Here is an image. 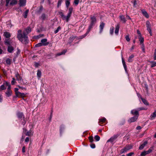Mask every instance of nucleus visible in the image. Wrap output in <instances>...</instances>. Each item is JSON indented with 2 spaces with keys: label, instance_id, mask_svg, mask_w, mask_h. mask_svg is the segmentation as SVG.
<instances>
[{
  "label": "nucleus",
  "instance_id": "60",
  "mask_svg": "<svg viewBox=\"0 0 156 156\" xmlns=\"http://www.w3.org/2000/svg\"><path fill=\"white\" fill-rule=\"evenodd\" d=\"M137 34H138V36L142 35L140 31V30H137Z\"/></svg>",
  "mask_w": 156,
  "mask_h": 156
},
{
  "label": "nucleus",
  "instance_id": "61",
  "mask_svg": "<svg viewBox=\"0 0 156 156\" xmlns=\"http://www.w3.org/2000/svg\"><path fill=\"white\" fill-rule=\"evenodd\" d=\"M29 141V138L28 137H27L25 140V141L26 143H28Z\"/></svg>",
  "mask_w": 156,
  "mask_h": 156
},
{
  "label": "nucleus",
  "instance_id": "26",
  "mask_svg": "<svg viewBox=\"0 0 156 156\" xmlns=\"http://www.w3.org/2000/svg\"><path fill=\"white\" fill-rule=\"evenodd\" d=\"M76 38V37L74 36H71V37L68 42V43H69V44H70L74 40V39H75Z\"/></svg>",
  "mask_w": 156,
  "mask_h": 156
},
{
  "label": "nucleus",
  "instance_id": "51",
  "mask_svg": "<svg viewBox=\"0 0 156 156\" xmlns=\"http://www.w3.org/2000/svg\"><path fill=\"white\" fill-rule=\"evenodd\" d=\"M79 0H75L74 1V3L75 5H77L79 3Z\"/></svg>",
  "mask_w": 156,
  "mask_h": 156
},
{
  "label": "nucleus",
  "instance_id": "40",
  "mask_svg": "<svg viewBox=\"0 0 156 156\" xmlns=\"http://www.w3.org/2000/svg\"><path fill=\"white\" fill-rule=\"evenodd\" d=\"M11 60L8 58L6 60V64L8 65H10L11 63Z\"/></svg>",
  "mask_w": 156,
  "mask_h": 156
},
{
  "label": "nucleus",
  "instance_id": "12",
  "mask_svg": "<svg viewBox=\"0 0 156 156\" xmlns=\"http://www.w3.org/2000/svg\"><path fill=\"white\" fill-rule=\"evenodd\" d=\"M16 95L17 97L19 98L23 97L25 96L24 94L21 93L18 91H16Z\"/></svg>",
  "mask_w": 156,
  "mask_h": 156
},
{
  "label": "nucleus",
  "instance_id": "22",
  "mask_svg": "<svg viewBox=\"0 0 156 156\" xmlns=\"http://www.w3.org/2000/svg\"><path fill=\"white\" fill-rule=\"evenodd\" d=\"M119 24H118L116 26L115 30V33L116 34L118 35L119 30Z\"/></svg>",
  "mask_w": 156,
  "mask_h": 156
},
{
  "label": "nucleus",
  "instance_id": "41",
  "mask_svg": "<svg viewBox=\"0 0 156 156\" xmlns=\"http://www.w3.org/2000/svg\"><path fill=\"white\" fill-rule=\"evenodd\" d=\"M131 2L133 4V6L134 7H136L137 4L136 0H133L131 1Z\"/></svg>",
  "mask_w": 156,
  "mask_h": 156
},
{
  "label": "nucleus",
  "instance_id": "39",
  "mask_svg": "<svg viewBox=\"0 0 156 156\" xmlns=\"http://www.w3.org/2000/svg\"><path fill=\"white\" fill-rule=\"evenodd\" d=\"M70 2L69 0H66V5L67 8H68L70 5Z\"/></svg>",
  "mask_w": 156,
  "mask_h": 156
},
{
  "label": "nucleus",
  "instance_id": "42",
  "mask_svg": "<svg viewBox=\"0 0 156 156\" xmlns=\"http://www.w3.org/2000/svg\"><path fill=\"white\" fill-rule=\"evenodd\" d=\"M94 138L96 141H98L100 139V137L98 135H96Z\"/></svg>",
  "mask_w": 156,
  "mask_h": 156
},
{
  "label": "nucleus",
  "instance_id": "10",
  "mask_svg": "<svg viewBox=\"0 0 156 156\" xmlns=\"http://www.w3.org/2000/svg\"><path fill=\"white\" fill-rule=\"evenodd\" d=\"M47 39H43L41 40V42L43 46H47L48 45L49 43L48 42H47Z\"/></svg>",
  "mask_w": 156,
  "mask_h": 156
},
{
  "label": "nucleus",
  "instance_id": "29",
  "mask_svg": "<svg viewBox=\"0 0 156 156\" xmlns=\"http://www.w3.org/2000/svg\"><path fill=\"white\" fill-rule=\"evenodd\" d=\"M131 113L133 115H138V116H139V113L138 112L135 110H133L131 111Z\"/></svg>",
  "mask_w": 156,
  "mask_h": 156
},
{
  "label": "nucleus",
  "instance_id": "46",
  "mask_svg": "<svg viewBox=\"0 0 156 156\" xmlns=\"http://www.w3.org/2000/svg\"><path fill=\"white\" fill-rule=\"evenodd\" d=\"M62 2V0H59L58 2L57 6L58 7L61 5Z\"/></svg>",
  "mask_w": 156,
  "mask_h": 156
},
{
  "label": "nucleus",
  "instance_id": "35",
  "mask_svg": "<svg viewBox=\"0 0 156 156\" xmlns=\"http://www.w3.org/2000/svg\"><path fill=\"white\" fill-rule=\"evenodd\" d=\"M141 99L142 101V102L145 104L147 105H148V103L147 102V101L144 99L142 97H141Z\"/></svg>",
  "mask_w": 156,
  "mask_h": 156
},
{
  "label": "nucleus",
  "instance_id": "53",
  "mask_svg": "<svg viewBox=\"0 0 156 156\" xmlns=\"http://www.w3.org/2000/svg\"><path fill=\"white\" fill-rule=\"evenodd\" d=\"M43 9V6L41 5L39 9V12H41L42 11V10Z\"/></svg>",
  "mask_w": 156,
  "mask_h": 156
},
{
  "label": "nucleus",
  "instance_id": "8",
  "mask_svg": "<svg viewBox=\"0 0 156 156\" xmlns=\"http://www.w3.org/2000/svg\"><path fill=\"white\" fill-rule=\"evenodd\" d=\"M132 148V146L131 145L126 146L121 151L122 153H124L130 150Z\"/></svg>",
  "mask_w": 156,
  "mask_h": 156
},
{
  "label": "nucleus",
  "instance_id": "47",
  "mask_svg": "<svg viewBox=\"0 0 156 156\" xmlns=\"http://www.w3.org/2000/svg\"><path fill=\"white\" fill-rule=\"evenodd\" d=\"M148 154L147 153L146 151H144V152H142V153L141 154V156H145L146 154Z\"/></svg>",
  "mask_w": 156,
  "mask_h": 156
},
{
  "label": "nucleus",
  "instance_id": "20",
  "mask_svg": "<svg viewBox=\"0 0 156 156\" xmlns=\"http://www.w3.org/2000/svg\"><path fill=\"white\" fill-rule=\"evenodd\" d=\"M122 63L124 68V69L125 70V71L126 72H127V66L126 64V63L125 62V61H124L123 57H122Z\"/></svg>",
  "mask_w": 156,
  "mask_h": 156
},
{
  "label": "nucleus",
  "instance_id": "3",
  "mask_svg": "<svg viewBox=\"0 0 156 156\" xmlns=\"http://www.w3.org/2000/svg\"><path fill=\"white\" fill-rule=\"evenodd\" d=\"M6 6H7L10 2V4L11 5H13L16 4L17 3V1L16 0H6Z\"/></svg>",
  "mask_w": 156,
  "mask_h": 156
},
{
  "label": "nucleus",
  "instance_id": "50",
  "mask_svg": "<svg viewBox=\"0 0 156 156\" xmlns=\"http://www.w3.org/2000/svg\"><path fill=\"white\" fill-rule=\"evenodd\" d=\"M154 60H156V49L154 50Z\"/></svg>",
  "mask_w": 156,
  "mask_h": 156
},
{
  "label": "nucleus",
  "instance_id": "54",
  "mask_svg": "<svg viewBox=\"0 0 156 156\" xmlns=\"http://www.w3.org/2000/svg\"><path fill=\"white\" fill-rule=\"evenodd\" d=\"M133 152H130L126 154L127 156H131L132 155L134 154Z\"/></svg>",
  "mask_w": 156,
  "mask_h": 156
},
{
  "label": "nucleus",
  "instance_id": "30",
  "mask_svg": "<svg viewBox=\"0 0 156 156\" xmlns=\"http://www.w3.org/2000/svg\"><path fill=\"white\" fill-rule=\"evenodd\" d=\"M94 25L90 23V25L88 27V29L86 33L87 34L89 33V32L90 31L91 29L92 28L93 26Z\"/></svg>",
  "mask_w": 156,
  "mask_h": 156
},
{
  "label": "nucleus",
  "instance_id": "18",
  "mask_svg": "<svg viewBox=\"0 0 156 156\" xmlns=\"http://www.w3.org/2000/svg\"><path fill=\"white\" fill-rule=\"evenodd\" d=\"M19 3L20 6H24L26 4V0H20Z\"/></svg>",
  "mask_w": 156,
  "mask_h": 156
},
{
  "label": "nucleus",
  "instance_id": "7",
  "mask_svg": "<svg viewBox=\"0 0 156 156\" xmlns=\"http://www.w3.org/2000/svg\"><path fill=\"white\" fill-rule=\"evenodd\" d=\"M10 85L9 83L7 82H5L4 83L3 85H1L0 87V89L1 90H4L6 89L5 87H9Z\"/></svg>",
  "mask_w": 156,
  "mask_h": 156
},
{
  "label": "nucleus",
  "instance_id": "24",
  "mask_svg": "<svg viewBox=\"0 0 156 156\" xmlns=\"http://www.w3.org/2000/svg\"><path fill=\"white\" fill-rule=\"evenodd\" d=\"M138 38L140 41V44H144V38L141 36H138Z\"/></svg>",
  "mask_w": 156,
  "mask_h": 156
},
{
  "label": "nucleus",
  "instance_id": "28",
  "mask_svg": "<svg viewBox=\"0 0 156 156\" xmlns=\"http://www.w3.org/2000/svg\"><path fill=\"white\" fill-rule=\"evenodd\" d=\"M106 120V119L105 118H103L101 119L100 120L99 122L100 124L99 125L101 126L102 124L104 122H105Z\"/></svg>",
  "mask_w": 156,
  "mask_h": 156
},
{
  "label": "nucleus",
  "instance_id": "31",
  "mask_svg": "<svg viewBox=\"0 0 156 156\" xmlns=\"http://www.w3.org/2000/svg\"><path fill=\"white\" fill-rule=\"evenodd\" d=\"M146 24L147 29L151 28V25L149 21H146Z\"/></svg>",
  "mask_w": 156,
  "mask_h": 156
},
{
  "label": "nucleus",
  "instance_id": "52",
  "mask_svg": "<svg viewBox=\"0 0 156 156\" xmlns=\"http://www.w3.org/2000/svg\"><path fill=\"white\" fill-rule=\"evenodd\" d=\"M127 41H130V38L129 37V36L127 35L125 37Z\"/></svg>",
  "mask_w": 156,
  "mask_h": 156
},
{
  "label": "nucleus",
  "instance_id": "34",
  "mask_svg": "<svg viewBox=\"0 0 156 156\" xmlns=\"http://www.w3.org/2000/svg\"><path fill=\"white\" fill-rule=\"evenodd\" d=\"M29 12V10H26L25 12H24L23 16L24 18H27L28 13Z\"/></svg>",
  "mask_w": 156,
  "mask_h": 156
},
{
  "label": "nucleus",
  "instance_id": "13",
  "mask_svg": "<svg viewBox=\"0 0 156 156\" xmlns=\"http://www.w3.org/2000/svg\"><path fill=\"white\" fill-rule=\"evenodd\" d=\"M27 130L25 129L23 130V132L25 133L26 136H31L33 134V133L32 132V131L30 130L29 131L26 132Z\"/></svg>",
  "mask_w": 156,
  "mask_h": 156
},
{
  "label": "nucleus",
  "instance_id": "19",
  "mask_svg": "<svg viewBox=\"0 0 156 156\" xmlns=\"http://www.w3.org/2000/svg\"><path fill=\"white\" fill-rule=\"evenodd\" d=\"M16 80L19 81H21L22 78L20 75L18 73H17L16 74Z\"/></svg>",
  "mask_w": 156,
  "mask_h": 156
},
{
  "label": "nucleus",
  "instance_id": "33",
  "mask_svg": "<svg viewBox=\"0 0 156 156\" xmlns=\"http://www.w3.org/2000/svg\"><path fill=\"white\" fill-rule=\"evenodd\" d=\"M66 51L64 50L63 51H62V52H61L60 53H59L57 54L56 55V56H60L62 55L65 54V53L66 52Z\"/></svg>",
  "mask_w": 156,
  "mask_h": 156
},
{
  "label": "nucleus",
  "instance_id": "2",
  "mask_svg": "<svg viewBox=\"0 0 156 156\" xmlns=\"http://www.w3.org/2000/svg\"><path fill=\"white\" fill-rule=\"evenodd\" d=\"M73 11V8L72 7H70L69 9V12L66 16H65L64 13L62 12H58V13L63 20H66L67 22H68L71 16Z\"/></svg>",
  "mask_w": 156,
  "mask_h": 156
},
{
  "label": "nucleus",
  "instance_id": "48",
  "mask_svg": "<svg viewBox=\"0 0 156 156\" xmlns=\"http://www.w3.org/2000/svg\"><path fill=\"white\" fill-rule=\"evenodd\" d=\"M43 46L41 43H39L35 45L36 47H39Z\"/></svg>",
  "mask_w": 156,
  "mask_h": 156
},
{
  "label": "nucleus",
  "instance_id": "27",
  "mask_svg": "<svg viewBox=\"0 0 156 156\" xmlns=\"http://www.w3.org/2000/svg\"><path fill=\"white\" fill-rule=\"evenodd\" d=\"M134 57V55H132L130 56L128 59V62H131L133 61V59Z\"/></svg>",
  "mask_w": 156,
  "mask_h": 156
},
{
  "label": "nucleus",
  "instance_id": "55",
  "mask_svg": "<svg viewBox=\"0 0 156 156\" xmlns=\"http://www.w3.org/2000/svg\"><path fill=\"white\" fill-rule=\"evenodd\" d=\"M15 78H12V80L11 81V84L12 85H14L15 84Z\"/></svg>",
  "mask_w": 156,
  "mask_h": 156
},
{
  "label": "nucleus",
  "instance_id": "49",
  "mask_svg": "<svg viewBox=\"0 0 156 156\" xmlns=\"http://www.w3.org/2000/svg\"><path fill=\"white\" fill-rule=\"evenodd\" d=\"M41 18L43 20H44L46 18V15L45 14H43L41 16Z\"/></svg>",
  "mask_w": 156,
  "mask_h": 156
},
{
  "label": "nucleus",
  "instance_id": "58",
  "mask_svg": "<svg viewBox=\"0 0 156 156\" xmlns=\"http://www.w3.org/2000/svg\"><path fill=\"white\" fill-rule=\"evenodd\" d=\"M90 146L92 148H94L95 147V144H90Z\"/></svg>",
  "mask_w": 156,
  "mask_h": 156
},
{
  "label": "nucleus",
  "instance_id": "62",
  "mask_svg": "<svg viewBox=\"0 0 156 156\" xmlns=\"http://www.w3.org/2000/svg\"><path fill=\"white\" fill-rule=\"evenodd\" d=\"M25 147L24 146L23 147L22 149V151L23 153H24L25 152Z\"/></svg>",
  "mask_w": 156,
  "mask_h": 156
},
{
  "label": "nucleus",
  "instance_id": "11",
  "mask_svg": "<svg viewBox=\"0 0 156 156\" xmlns=\"http://www.w3.org/2000/svg\"><path fill=\"white\" fill-rule=\"evenodd\" d=\"M90 20L91 23H90L94 25L96 22V19L95 16H90Z\"/></svg>",
  "mask_w": 156,
  "mask_h": 156
},
{
  "label": "nucleus",
  "instance_id": "57",
  "mask_svg": "<svg viewBox=\"0 0 156 156\" xmlns=\"http://www.w3.org/2000/svg\"><path fill=\"white\" fill-rule=\"evenodd\" d=\"M147 30L148 31V32H149V33L150 34V35L151 36H152V33L151 28L148 29H147Z\"/></svg>",
  "mask_w": 156,
  "mask_h": 156
},
{
  "label": "nucleus",
  "instance_id": "14",
  "mask_svg": "<svg viewBox=\"0 0 156 156\" xmlns=\"http://www.w3.org/2000/svg\"><path fill=\"white\" fill-rule=\"evenodd\" d=\"M119 17L120 18L121 21L122 23H125L126 22V20L124 16L122 15H121L119 16Z\"/></svg>",
  "mask_w": 156,
  "mask_h": 156
},
{
  "label": "nucleus",
  "instance_id": "43",
  "mask_svg": "<svg viewBox=\"0 0 156 156\" xmlns=\"http://www.w3.org/2000/svg\"><path fill=\"white\" fill-rule=\"evenodd\" d=\"M61 29V27H60L59 26L57 28V29L55 31H54L55 34H56L58 32L59 30H60Z\"/></svg>",
  "mask_w": 156,
  "mask_h": 156
},
{
  "label": "nucleus",
  "instance_id": "17",
  "mask_svg": "<svg viewBox=\"0 0 156 156\" xmlns=\"http://www.w3.org/2000/svg\"><path fill=\"white\" fill-rule=\"evenodd\" d=\"M14 50V48L13 47L10 45L8 46L7 48V51L9 53H12Z\"/></svg>",
  "mask_w": 156,
  "mask_h": 156
},
{
  "label": "nucleus",
  "instance_id": "5",
  "mask_svg": "<svg viewBox=\"0 0 156 156\" xmlns=\"http://www.w3.org/2000/svg\"><path fill=\"white\" fill-rule=\"evenodd\" d=\"M12 93V91L11 90V86L10 85L8 87L7 90L5 93V94L7 97H9L11 95Z\"/></svg>",
  "mask_w": 156,
  "mask_h": 156
},
{
  "label": "nucleus",
  "instance_id": "38",
  "mask_svg": "<svg viewBox=\"0 0 156 156\" xmlns=\"http://www.w3.org/2000/svg\"><path fill=\"white\" fill-rule=\"evenodd\" d=\"M151 63V67L152 68L156 66V62L154 61H151L150 62Z\"/></svg>",
  "mask_w": 156,
  "mask_h": 156
},
{
  "label": "nucleus",
  "instance_id": "25",
  "mask_svg": "<svg viewBox=\"0 0 156 156\" xmlns=\"http://www.w3.org/2000/svg\"><path fill=\"white\" fill-rule=\"evenodd\" d=\"M5 43L6 45H10L11 44V41L9 39H5Z\"/></svg>",
  "mask_w": 156,
  "mask_h": 156
},
{
  "label": "nucleus",
  "instance_id": "32",
  "mask_svg": "<svg viewBox=\"0 0 156 156\" xmlns=\"http://www.w3.org/2000/svg\"><path fill=\"white\" fill-rule=\"evenodd\" d=\"M41 71L38 70L37 71V76L38 78L39 79L41 77Z\"/></svg>",
  "mask_w": 156,
  "mask_h": 156
},
{
  "label": "nucleus",
  "instance_id": "15",
  "mask_svg": "<svg viewBox=\"0 0 156 156\" xmlns=\"http://www.w3.org/2000/svg\"><path fill=\"white\" fill-rule=\"evenodd\" d=\"M105 23L103 22H101L100 23V33H101L103 31L104 27L105 26Z\"/></svg>",
  "mask_w": 156,
  "mask_h": 156
},
{
  "label": "nucleus",
  "instance_id": "56",
  "mask_svg": "<svg viewBox=\"0 0 156 156\" xmlns=\"http://www.w3.org/2000/svg\"><path fill=\"white\" fill-rule=\"evenodd\" d=\"M34 66L36 67H38L40 66V64L37 62L34 63Z\"/></svg>",
  "mask_w": 156,
  "mask_h": 156
},
{
  "label": "nucleus",
  "instance_id": "36",
  "mask_svg": "<svg viewBox=\"0 0 156 156\" xmlns=\"http://www.w3.org/2000/svg\"><path fill=\"white\" fill-rule=\"evenodd\" d=\"M114 27H111L110 28V33L112 35H113L114 32Z\"/></svg>",
  "mask_w": 156,
  "mask_h": 156
},
{
  "label": "nucleus",
  "instance_id": "59",
  "mask_svg": "<svg viewBox=\"0 0 156 156\" xmlns=\"http://www.w3.org/2000/svg\"><path fill=\"white\" fill-rule=\"evenodd\" d=\"M152 151V150L151 149H149L147 151H146V152L147 154H148L149 153H151Z\"/></svg>",
  "mask_w": 156,
  "mask_h": 156
},
{
  "label": "nucleus",
  "instance_id": "1",
  "mask_svg": "<svg viewBox=\"0 0 156 156\" xmlns=\"http://www.w3.org/2000/svg\"><path fill=\"white\" fill-rule=\"evenodd\" d=\"M31 31V29L29 27H28L25 30L23 34L21 30H18L17 37L19 40L23 43L27 44L28 41L27 35Z\"/></svg>",
  "mask_w": 156,
  "mask_h": 156
},
{
  "label": "nucleus",
  "instance_id": "21",
  "mask_svg": "<svg viewBox=\"0 0 156 156\" xmlns=\"http://www.w3.org/2000/svg\"><path fill=\"white\" fill-rule=\"evenodd\" d=\"M3 35L7 38H9L11 37V35L10 33L7 32H4V33Z\"/></svg>",
  "mask_w": 156,
  "mask_h": 156
},
{
  "label": "nucleus",
  "instance_id": "37",
  "mask_svg": "<svg viewBox=\"0 0 156 156\" xmlns=\"http://www.w3.org/2000/svg\"><path fill=\"white\" fill-rule=\"evenodd\" d=\"M156 116V110L151 115V119H154Z\"/></svg>",
  "mask_w": 156,
  "mask_h": 156
},
{
  "label": "nucleus",
  "instance_id": "23",
  "mask_svg": "<svg viewBox=\"0 0 156 156\" xmlns=\"http://www.w3.org/2000/svg\"><path fill=\"white\" fill-rule=\"evenodd\" d=\"M142 13L143 15L144 16L147 18H148L149 17V15L147 12L145 10H142Z\"/></svg>",
  "mask_w": 156,
  "mask_h": 156
},
{
  "label": "nucleus",
  "instance_id": "6",
  "mask_svg": "<svg viewBox=\"0 0 156 156\" xmlns=\"http://www.w3.org/2000/svg\"><path fill=\"white\" fill-rule=\"evenodd\" d=\"M118 136L119 135L118 134L114 135L107 141V142H111L112 143L118 137Z\"/></svg>",
  "mask_w": 156,
  "mask_h": 156
},
{
  "label": "nucleus",
  "instance_id": "4",
  "mask_svg": "<svg viewBox=\"0 0 156 156\" xmlns=\"http://www.w3.org/2000/svg\"><path fill=\"white\" fill-rule=\"evenodd\" d=\"M18 117L20 119H21L23 117V121L22 122L23 125H24L26 123V120L25 118L23 116V113L22 112H18L17 114Z\"/></svg>",
  "mask_w": 156,
  "mask_h": 156
},
{
  "label": "nucleus",
  "instance_id": "45",
  "mask_svg": "<svg viewBox=\"0 0 156 156\" xmlns=\"http://www.w3.org/2000/svg\"><path fill=\"white\" fill-rule=\"evenodd\" d=\"M90 142L91 143L93 142L94 141L93 138L92 136H90L88 137Z\"/></svg>",
  "mask_w": 156,
  "mask_h": 156
},
{
  "label": "nucleus",
  "instance_id": "9",
  "mask_svg": "<svg viewBox=\"0 0 156 156\" xmlns=\"http://www.w3.org/2000/svg\"><path fill=\"white\" fill-rule=\"evenodd\" d=\"M138 117V115H135L134 116L129 119L128 120V122L129 123L134 122L136 120Z\"/></svg>",
  "mask_w": 156,
  "mask_h": 156
},
{
  "label": "nucleus",
  "instance_id": "63",
  "mask_svg": "<svg viewBox=\"0 0 156 156\" xmlns=\"http://www.w3.org/2000/svg\"><path fill=\"white\" fill-rule=\"evenodd\" d=\"M3 97L2 95L0 94V102H2V101Z\"/></svg>",
  "mask_w": 156,
  "mask_h": 156
},
{
  "label": "nucleus",
  "instance_id": "64",
  "mask_svg": "<svg viewBox=\"0 0 156 156\" xmlns=\"http://www.w3.org/2000/svg\"><path fill=\"white\" fill-rule=\"evenodd\" d=\"M141 128H142V127L140 126H137L136 128V129L137 130L140 129H141Z\"/></svg>",
  "mask_w": 156,
  "mask_h": 156
},
{
  "label": "nucleus",
  "instance_id": "44",
  "mask_svg": "<svg viewBox=\"0 0 156 156\" xmlns=\"http://www.w3.org/2000/svg\"><path fill=\"white\" fill-rule=\"evenodd\" d=\"M141 48L142 49V51L144 52H145V48H144V44H141Z\"/></svg>",
  "mask_w": 156,
  "mask_h": 156
},
{
  "label": "nucleus",
  "instance_id": "16",
  "mask_svg": "<svg viewBox=\"0 0 156 156\" xmlns=\"http://www.w3.org/2000/svg\"><path fill=\"white\" fill-rule=\"evenodd\" d=\"M148 143V142L147 140H145L143 143L140 146L139 149L140 150H142L145 146Z\"/></svg>",
  "mask_w": 156,
  "mask_h": 156
}]
</instances>
